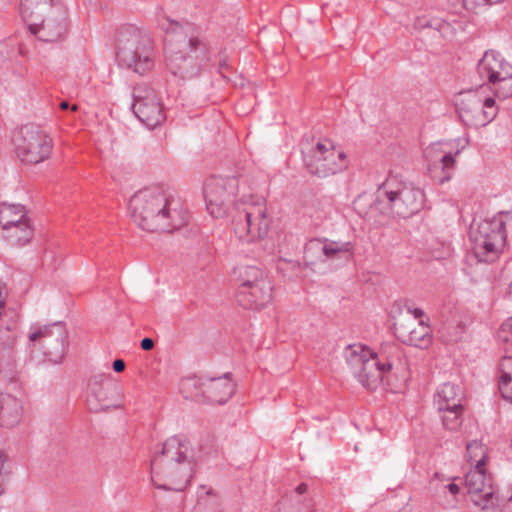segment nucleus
Masks as SVG:
<instances>
[{
    "instance_id": "f257e3e1",
    "label": "nucleus",
    "mask_w": 512,
    "mask_h": 512,
    "mask_svg": "<svg viewBox=\"0 0 512 512\" xmlns=\"http://www.w3.org/2000/svg\"><path fill=\"white\" fill-rule=\"evenodd\" d=\"M346 360L359 383L369 390L384 381L389 384V375L403 378L408 375V361L395 342L381 344L377 352L362 344L349 345Z\"/></svg>"
},
{
    "instance_id": "f03ea898",
    "label": "nucleus",
    "mask_w": 512,
    "mask_h": 512,
    "mask_svg": "<svg viewBox=\"0 0 512 512\" xmlns=\"http://www.w3.org/2000/svg\"><path fill=\"white\" fill-rule=\"evenodd\" d=\"M133 221L148 232H173L187 223L180 201L159 188H147L130 199Z\"/></svg>"
},
{
    "instance_id": "7ed1b4c3",
    "label": "nucleus",
    "mask_w": 512,
    "mask_h": 512,
    "mask_svg": "<svg viewBox=\"0 0 512 512\" xmlns=\"http://www.w3.org/2000/svg\"><path fill=\"white\" fill-rule=\"evenodd\" d=\"M158 24L166 33V64L169 71L182 79L198 75L207 47L190 23L182 25L162 15Z\"/></svg>"
},
{
    "instance_id": "20e7f679",
    "label": "nucleus",
    "mask_w": 512,
    "mask_h": 512,
    "mask_svg": "<svg viewBox=\"0 0 512 512\" xmlns=\"http://www.w3.org/2000/svg\"><path fill=\"white\" fill-rule=\"evenodd\" d=\"M423 201L422 190L391 179L378 189L376 198L363 216L375 222H380V216L397 215L405 218L417 213Z\"/></svg>"
},
{
    "instance_id": "39448f33",
    "label": "nucleus",
    "mask_w": 512,
    "mask_h": 512,
    "mask_svg": "<svg viewBox=\"0 0 512 512\" xmlns=\"http://www.w3.org/2000/svg\"><path fill=\"white\" fill-rule=\"evenodd\" d=\"M21 13L29 30L44 42H56L67 33V11L54 0H21Z\"/></svg>"
},
{
    "instance_id": "423d86ee",
    "label": "nucleus",
    "mask_w": 512,
    "mask_h": 512,
    "mask_svg": "<svg viewBox=\"0 0 512 512\" xmlns=\"http://www.w3.org/2000/svg\"><path fill=\"white\" fill-rule=\"evenodd\" d=\"M231 217L233 230L241 240L255 241L268 234L271 220L263 197L243 196L233 204Z\"/></svg>"
},
{
    "instance_id": "0eeeda50",
    "label": "nucleus",
    "mask_w": 512,
    "mask_h": 512,
    "mask_svg": "<svg viewBox=\"0 0 512 512\" xmlns=\"http://www.w3.org/2000/svg\"><path fill=\"white\" fill-rule=\"evenodd\" d=\"M505 217L508 215L500 213L485 219L471 232L472 254L478 262L491 263L498 258L506 240Z\"/></svg>"
},
{
    "instance_id": "6e6552de",
    "label": "nucleus",
    "mask_w": 512,
    "mask_h": 512,
    "mask_svg": "<svg viewBox=\"0 0 512 512\" xmlns=\"http://www.w3.org/2000/svg\"><path fill=\"white\" fill-rule=\"evenodd\" d=\"M455 107L461 121L473 128L486 126L498 113L495 100L484 95L483 87L458 93Z\"/></svg>"
},
{
    "instance_id": "1a4fd4ad",
    "label": "nucleus",
    "mask_w": 512,
    "mask_h": 512,
    "mask_svg": "<svg viewBox=\"0 0 512 512\" xmlns=\"http://www.w3.org/2000/svg\"><path fill=\"white\" fill-rule=\"evenodd\" d=\"M18 158L28 164H38L51 156L53 141L49 135L34 124L20 128L14 139Z\"/></svg>"
},
{
    "instance_id": "9d476101",
    "label": "nucleus",
    "mask_w": 512,
    "mask_h": 512,
    "mask_svg": "<svg viewBox=\"0 0 512 512\" xmlns=\"http://www.w3.org/2000/svg\"><path fill=\"white\" fill-rule=\"evenodd\" d=\"M477 70L482 78L493 85L499 97L512 96V65L498 51H486L478 62Z\"/></svg>"
},
{
    "instance_id": "9b49d317",
    "label": "nucleus",
    "mask_w": 512,
    "mask_h": 512,
    "mask_svg": "<svg viewBox=\"0 0 512 512\" xmlns=\"http://www.w3.org/2000/svg\"><path fill=\"white\" fill-rule=\"evenodd\" d=\"M239 189V179L235 176H214L204 185L206 207L214 218L224 217Z\"/></svg>"
},
{
    "instance_id": "f8f14e48",
    "label": "nucleus",
    "mask_w": 512,
    "mask_h": 512,
    "mask_svg": "<svg viewBox=\"0 0 512 512\" xmlns=\"http://www.w3.org/2000/svg\"><path fill=\"white\" fill-rule=\"evenodd\" d=\"M345 157L328 139L319 141L314 148L303 152L306 167L319 177H328L341 171L345 167Z\"/></svg>"
},
{
    "instance_id": "ddd939ff",
    "label": "nucleus",
    "mask_w": 512,
    "mask_h": 512,
    "mask_svg": "<svg viewBox=\"0 0 512 512\" xmlns=\"http://www.w3.org/2000/svg\"><path fill=\"white\" fill-rule=\"evenodd\" d=\"M67 331L61 322L34 324L28 334L29 342L38 345L52 363H60L65 355Z\"/></svg>"
},
{
    "instance_id": "4468645a",
    "label": "nucleus",
    "mask_w": 512,
    "mask_h": 512,
    "mask_svg": "<svg viewBox=\"0 0 512 512\" xmlns=\"http://www.w3.org/2000/svg\"><path fill=\"white\" fill-rule=\"evenodd\" d=\"M194 464L189 461H175L169 466L151 464L152 481L157 489L183 491L193 476Z\"/></svg>"
},
{
    "instance_id": "2eb2a0df",
    "label": "nucleus",
    "mask_w": 512,
    "mask_h": 512,
    "mask_svg": "<svg viewBox=\"0 0 512 512\" xmlns=\"http://www.w3.org/2000/svg\"><path fill=\"white\" fill-rule=\"evenodd\" d=\"M133 98V111L148 128L153 129L164 121L163 107L152 88L138 85L134 88Z\"/></svg>"
},
{
    "instance_id": "dca6fc26",
    "label": "nucleus",
    "mask_w": 512,
    "mask_h": 512,
    "mask_svg": "<svg viewBox=\"0 0 512 512\" xmlns=\"http://www.w3.org/2000/svg\"><path fill=\"white\" fill-rule=\"evenodd\" d=\"M90 395L87 398L89 411L106 412L122 407L123 392L115 384H101L97 379L90 383Z\"/></svg>"
},
{
    "instance_id": "f3484780",
    "label": "nucleus",
    "mask_w": 512,
    "mask_h": 512,
    "mask_svg": "<svg viewBox=\"0 0 512 512\" xmlns=\"http://www.w3.org/2000/svg\"><path fill=\"white\" fill-rule=\"evenodd\" d=\"M117 57H122L126 61H132L133 53L142 52L143 59L148 48H152V42L149 34L134 25H125L120 28L117 36Z\"/></svg>"
},
{
    "instance_id": "a211bd4d",
    "label": "nucleus",
    "mask_w": 512,
    "mask_h": 512,
    "mask_svg": "<svg viewBox=\"0 0 512 512\" xmlns=\"http://www.w3.org/2000/svg\"><path fill=\"white\" fill-rule=\"evenodd\" d=\"M397 337L405 344L427 348L431 344V329L426 320L403 319L395 325Z\"/></svg>"
},
{
    "instance_id": "6ab92c4d",
    "label": "nucleus",
    "mask_w": 512,
    "mask_h": 512,
    "mask_svg": "<svg viewBox=\"0 0 512 512\" xmlns=\"http://www.w3.org/2000/svg\"><path fill=\"white\" fill-rule=\"evenodd\" d=\"M459 153L458 142L450 140L432 143L425 149L424 156L428 161L429 169L441 168L444 172H448L454 167L455 157Z\"/></svg>"
},
{
    "instance_id": "aec40b11",
    "label": "nucleus",
    "mask_w": 512,
    "mask_h": 512,
    "mask_svg": "<svg viewBox=\"0 0 512 512\" xmlns=\"http://www.w3.org/2000/svg\"><path fill=\"white\" fill-rule=\"evenodd\" d=\"M273 298V285L269 278L262 279L250 287L239 288L237 301L244 308L261 309L267 306Z\"/></svg>"
},
{
    "instance_id": "412c9836",
    "label": "nucleus",
    "mask_w": 512,
    "mask_h": 512,
    "mask_svg": "<svg viewBox=\"0 0 512 512\" xmlns=\"http://www.w3.org/2000/svg\"><path fill=\"white\" fill-rule=\"evenodd\" d=\"M184 460H192L189 442L185 438L172 436L163 443L161 451L153 457L151 464L169 466L170 463Z\"/></svg>"
},
{
    "instance_id": "4be33fe9",
    "label": "nucleus",
    "mask_w": 512,
    "mask_h": 512,
    "mask_svg": "<svg viewBox=\"0 0 512 512\" xmlns=\"http://www.w3.org/2000/svg\"><path fill=\"white\" fill-rule=\"evenodd\" d=\"M205 402L212 404L226 403L235 392V384L230 379V373L223 377L206 378Z\"/></svg>"
},
{
    "instance_id": "5701e85b",
    "label": "nucleus",
    "mask_w": 512,
    "mask_h": 512,
    "mask_svg": "<svg viewBox=\"0 0 512 512\" xmlns=\"http://www.w3.org/2000/svg\"><path fill=\"white\" fill-rule=\"evenodd\" d=\"M463 392L458 385L444 383L434 395V405L438 411L447 409H461Z\"/></svg>"
},
{
    "instance_id": "b1692460",
    "label": "nucleus",
    "mask_w": 512,
    "mask_h": 512,
    "mask_svg": "<svg viewBox=\"0 0 512 512\" xmlns=\"http://www.w3.org/2000/svg\"><path fill=\"white\" fill-rule=\"evenodd\" d=\"M508 491L499 493L491 488L482 495L471 498L472 502L478 506L482 512H508Z\"/></svg>"
},
{
    "instance_id": "393cba45",
    "label": "nucleus",
    "mask_w": 512,
    "mask_h": 512,
    "mask_svg": "<svg viewBox=\"0 0 512 512\" xmlns=\"http://www.w3.org/2000/svg\"><path fill=\"white\" fill-rule=\"evenodd\" d=\"M465 488L471 497L482 495L493 486L485 473V467H474L465 476Z\"/></svg>"
},
{
    "instance_id": "a878e982",
    "label": "nucleus",
    "mask_w": 512,
    "mask_h": 512,
    "mask_svg": "<svg viewBox=\"0 0 512 512\" xmlns=\"http://www.w3.org/2000/svg\"><path fill=\"white\" fill-rule=\"evenodd\" d=\"M1 235L10 245L23 246L29 243L33 236L31 220L22 221L18 225L4 229Z\"/></svg>"
},
{
    "instance_id": "bb28decb",
    "label": "nucleus",
    "mask_w": 512,
    "mask_h": 512,
    "mask_svg": "<svg viewBox=\"0 0 512 512\" xmlns=\"http://www.w3.org/2000/svg\"><path fill=\"white\" fill-rule=\"evenodd\" d=\"M25 207L19 204L0 205V228L1 231L20 222L29 220Z\"/></svg>"
},
{
    "instance_id": "cd10ccee",
    "label": "nucleus",
    "mask_w": 512,
    "mask_h": 512,
    "mask_svg": "<svg viewBox=\"0 0 512 512\" xmlns=\"http://www.w3.org/2000/svg\"><path fill=\"white\" fill-rule=\"evenodd\" d=\"M206 378L196 376L187 377L180 382V392L186 399L196 402H205L206 397Z\"/></svg>"
},
{
    "instance_id": "c85d7f7f",
    "label": "nucleus",
    "mask_w": 512,
    "mask_h": 512,
    "mask_svg": "<svg viewBox=\"0 0 512 512\" xmlns=\"http://www.w3.org/2000/svg\"><path fill=\"white\" fill-rule=\"evenodd\" d=\"M144 55L145 59H143L142 52L138 51L133 53L132 61H126L122 57H118V60L122 66L132 70L134 73L145 75L153 69L155 64L153 48H148L147 53Z\"/></svg>"
},
{
    "instance_id": "c756f323",
    "label": "nucleus",
    "mask_w": 512,
    "mask_h": 512,
    "mask_svg": "<svg viewBox=\"0 0 512 512\" xmlns=\"http://www.w3.org/2000/svg\"><path fill=\"white\" fill-rule=\"evenodd\" d=\"M22 413V405L20 400L11 396L1 394L0 398V419L7 425L16 424Z\"/></svg>"
},
{
    "instance_id": "7c9ffc66",
    "label": "nucleus",
    "mask_w": 512,
    "mask_h": 512,
    "mask_svg": "<svg viewBox=\"0 0 512 512\" xmlns=\"http://www.w3.org/2000/svg\"><path fill=\"white\" fill-rule=\"evenodd\" d=\"M416 30L431 28L438 31L443 37L453 35V28L451 25L440 18H429L427 16H418L413 24Z\"/></svg>"
},
{
    "instance_id": "2f4dec72",
    "label": "nucleus",
    "mask_w": 512,
    "mask_h": 512,
    "mask_svg": "<svg viewBox=\"0 0 512 512\" xmlns=\"http://www.w3.org/2000/svg\"><path fill=\"white\" fill-rule=\"evenodd\" d=\"M325 241L321 239L310 240L304 250V260L307 265H315L325 261Z\"/></svg>"
},
{
    "instance_id": "473e14b6",
    "label": "nucleus",
    "mask_w": 512,
    "mask_h": 512,
    "mask_svg": "<svg viewBox=\"0 0 512 512\" xmlns=\"http://www.w3.org/2000/svg\"><path fill=\"white\" fill-rule=\"evenodd\" d=\"M467 459L471 464L475 463V467H485L486 464V448L478 441H472L467 444Z\"/></svg>"
},
{
    "instance_id": "72a5a7b5",
    "label": "nucleus",
    "mask_w": 512,
    "mask_h": 512,
    "mask_svg": "<svg viewBox=\"0 0 512 512\" xmlns=\"http://www.w3.org/2000/svg\"><path fill=\"white\" fill-rule=\"evenodd\" d=\"M325 241V261L328 259L340 258L344 254L352 252V244L350 242H340L324 239Z\"/></svg>"
},
{
    "instance_id": "f704fd0d",
    "label": "nucleus",
    "mask_w": 512,
    "mask_h": 512,
    "mask_svg": "<svg viewBox=\"0 0 512 512\" xmlns=\"http://www.w3.org/2000/svg\"><path fill=\"white\" fill-rule=\"evenodd\" d=\"M268 277L257 267L255 266H246L240 269L239 272V280L241 284L239 288L242 287H250L255 285L257 282H260L262 279H267Z\"/></svg>"
},
{
    "instance_id": "c9c22d12",
    "label": "nucleus",
    "mask_w": 512,
    "mask_h": 512,
    "mask_svg": "<svg viewBox=\"0 0 512 512\" xmlns=\"http://www.w3.org/2000/svg\"><path fill=\"white\" fill-rule=\"evenodd\" d=\"M439 412L442 414L441 419L443 426L447 430L455 431L460 427L462 423L463 407L461 409H447Z\"/></svg>"
},
{
    "instance_id": "e433bc0d",
    "label": "nucleus",
    "mask_w": 512,
    "mask_h": 512,
    "mask_svg": "<svg viewBox=\"0 0 512 512\" xmlns=\"http://www.w3.org/2000/svg\"><path fill=\"white\" fill-rule=\"evenodd\" d=\"M498 339L506 345L505 351L512 350V316L509 317L500 327L498 331Z\"/></svg>"
},
{
    "instance_id": "4c0bfd02",
    "label": "nucleus",
    "mask_w": 512,
    "mask_h": 512,
    "mask_svg": "<svg viewBox=\"0 0 512 512\" xmlns=\"http://www.w3.org/2000/svg\"><path fill=\"white\" fill-rule=\"evenodd\" d=\"M499 390L502 397L512 403V377H500Z\"/></svg>"
},
{
    "instance_id": "58836bf2",
    "label": "nucleus",
    "mask_w": 512,
    "mask_h": 512,
    "mask_svg": "<svg viewBox=\"0 0 512 512\" xmlns=\"http://www.w3.org/2000/svg\"><path fill=\"white\" fill-rule=\"evenodd\" d=\"M501 376L500 377H512V356L505 355L500 363Z\"/></svg>"
},
{
    "instance_id": "ea45409f",
    "label": "nucleus",
    "mask_w": 512,
    "mask_h": 512,
    "mask_svg": "<svg viewBox=\"0 0 512 512\" xmlns=\"http://www.w3.org/2000/svg\"><path fill=\"white\" fill-rule=\"evenodd\" d=\"M436 488L442 493L449 492L451 495L454 496L457 495L460 491V487L458 484L454 482L445 483L443 480H441L440 484H436Z\"/></svg>"
},
{
    "instance_id": "a19ab883",
    "label": "nucleus",
    "mask_w": 512,
    "mask_h": 512,
    "mask_svg": "<svg viewBox=\"0 0 512 512\" xmlns=\"http://www.w3.org/2000/svg\"><path fill=\"white\" fill-rule=\"evenodd\" d=\"M407 311H408L409 314L413 315V317L411 319L425 320L423 318L424 317V311L422 309L408 307Z\"/></svg>"
},
{
    "instance_id": "79ce46f5",
    "label": "nucleus",
    "mask_w": 512,
    "mask_h": 512,
    "mask_svg": "<svg viewBox=\"0 0 512 512\" xmlns=\"http://www.w3.org/2000/svg\"><path fill=\"white\" fill-rule=\"evenodd\" d=\"M143 350H151L154 347V341L151 338H144L140 344Z\"/></svg>"
},
{
    "instance_id": "37998d69",
    "label": "nucleus",
    "mask_w": 512,
    "mask_h": 512,
    "mask_svg": "<svg viewBox=\"0 0 512 512\" xmlns=\"http://www.w3.org/2000/svg\"><path fill=\"white\" fill-rule=\"evenodd\" d=\"M113 369L115 372H122L124 369H125V363L123 360L121 359H116L114 362H113Z\"/></svg>"
},
{
    "instance_id": "c03bdc74",
    "label": "nucleus",
    "mask_w": 512,
    "mask_h": 512,
    "mask_svg": "<svg viewBox=\"0 0 512 512\" xmlns=\"http://www.w3.org/2000/svg\"><path fill=\"white\" fill-rule=\"evenodd\" d=\"M464 1V4L465 6L467 7H476V6H481V5H484V0H463Z\"/></svg>"
},
{
    "instance_id": "a18cd8bd",
    "label": "nucleus",
    "mask_w": 512,
    "mask_h": 512,
    "mask_svg": "<svg viewBox=\"0 0 512 512\" xmlns=\"http://www.w3.org/2000/svg\"><path fill=\"white\" fill-rule=\"evenodd\" d=\"M308 489V486L304 483L300 484L297 488H296V491L299 493V494H303L307 491Z\"/></svg>"
},
{
    "instance_id": "49530a36",
    "label": "nucleus",
    "mask_w": 512,
    "mask_h": 512,
    "mask_svg": "<svg viewBox=\"0 0 512 512\" xmlns=\"http://www.w3.org/2000/svg\"><path fill=\"white\" fill-rule=\"evenodd\" d=\"M504 1L505 0H484V5L491 6V5L503 3Z\"/></svg>"
},
{
    "instance_id": "de8ad7c7",
    "label": "nucleus",
    "mask_w": 512,
    "mask_h": 512,
    "mask_svg": "<svg viewBox=\"0 0 512 512\" xmlns=\"http://www.w3.org/2000/svg\"><path fill=\"white\" fill-rule=\"evenodd\" d=\"M362 198L359 197L355 202H354V205H355V209H357L359 211V213L361 214L362 211H361V202H362Z\"/></svg>"
},
{
    "instance_id": "09e8293b",
    "label": "nucleus",
    "mask_w": 512,
    "mask_h": 512,
    "mask_svg": "<svg viewBox=\"0 0 512 512\" xmlns=\"http://www.w3.org/2000/svg\"><path fill=\"white\" fill-rule=\"evenodd\" d=\"M508 512H512V493L508 491Z\"/></svg>"
},
{
    "instance_id": "8fccbe9b",
    "label": "nucleus",
    "mask_w": 512,
    "mask_h": 512,
    "mask_svg": "<svg viewBox=\"0 0 512 512\" xmlns=\"http://www.w3.org/2000/svg\"><path fill=\"white\" fill-rule=\"evenodd\" d=\"M60 108L63 109V110H67L70 108V105L67 101H63L60 103Z\"/></svg>"
},
{
    "instance_id": "3c124183",
    "label": "nucleus",
    "mask_w": 512,
    "mask_h": 512,
    "mask_svg": "<svg viewBox=\"0 0 512 512\" xmlns=\"http://www.w3.org/2000/svg\"><path fill=\"white\" fill-rule=\"evenodd\" d=\"M219 67H220V73L223 75V77H226V76L223 74V72H222V70H223L224 68H226V67H227L226 62H225V61L220 62Z\"/></svg>"
},
{
    "instance_id": "603ef678",
    "label": "nucleus",
    "mask_w": 512,
    "mask_h": 512,
    "mask_svg": "<svg viewBox=\"0 0 512 512\" xmlns=\"http://www.w3.org/2000/svg\"><path fill=\"white\" fill-rule=\"evenodd\" d=\"M449 179H450V175H449V174H447V176H445V177H443V178L441 179V183H443V182H445V181H447V180H449Z\"/></svg>"
},
{
    "instance_id": "864d4df0",
    "label": "nucleus",
    "mask_w": 512,
    "mask_h": 512,
    "mask_svg": "<svg viewBox=\"0 0 512 512\" xmlns=\"http://www.w3.org/2000/svg\"><path fill=\"white\" fill-rule=\"evenodd\" d=\"M77 109H78V106H77V105H75V104H74V105H72V106H71V110H72V111H76Z\"/></svg>"
},
{
    "instance_id": "5fc2aeb1",
    "label": "nucleus",
    "mask_w": 512,
    "mask_h": 512,
    "mask_svg": "<svg viewBox=\"0 0 512 512\" xmlns=\"http://www.w3.org/2000/svg\"><path fill=\"white\" fill-rule=\"evenodd\" d=\"M438 478H439V474H438V473H435V474H434V478L432 479V482H434V481H435L436 479H438Z\"/></svg>"
},
{
    "instance_id": "6e6d98bb",
    "label": "nucleus",
    "mask_w": 512,
    "mask_h": 512,
    "mask_svg": "<svg viewBox=\"0 0 512 512\" xmlns=\"http://www.w3.org/2000/svg\"><path fill=\"white\" fill-rule=\"evenodd\" d=\"M49 256H52V252H48V253H46V255H45V261L47 260V258H48Z\"/></svg>"
},
{
    "instance_id": "4d7b16f0",
    "label": "nucleus",
    "mask_w": 512,
    "mask_h": 512,
    "mask_svg": "<svg viewBox=\"0 0 512 512\" xmlns=\"http://www.w3.org/2000/svg\"><path fill=\"white\" fill-rule=\"evenodd\" d=\"M195 512H197V511H195Z\"/></svg>"
}]
</instances>
